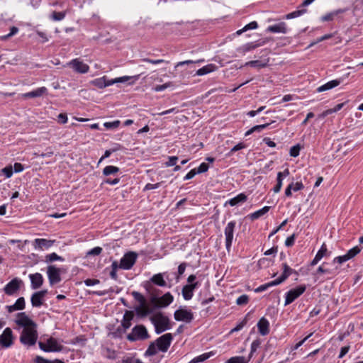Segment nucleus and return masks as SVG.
Masks as SVG:
<instances>
[{
    "label": "nucleus",
    "mask_w": 363,
    "mask_h": 363,
    "mask_svg": "<svg viewBox=\"0 0 363 363\" xmlns=\"http://www.w3.org/2000/svg\"><path fill=\"white\" fill-rule=\"evenodd\" d=\"M21 284L22 281L20 279L14 278L4 286V291L6 295L12 296L20 289Z\"/></svg>",
    "instance_id": "nucleus-16"
},
{
    "label": "nucleus",
    "mask_w": 363,
    "mask_h": 363,
    "mask_svg": "<svg viewBox=\"0 0 363 363\" xmlns=\"http://www.w3.org/2000/svg\"><path fill=\"white\" fill-rule=\"evenodd\" d=\"M263 55L261 56L259 60H252L247 62L245 66H250L252 67H257L259 69L266 67L269 65V58L267 57L269 51L267 49H264Z\"/></svg>",
    "instance_id": "nucleus-11"
},
{
    "label": "nucleus",
    "mask_w": 363,
    "mask_h": 363,
    "mask_svg": "<svg viewBox=\"0 0 363 363\" xmlns=\"http://www.w3.org/2000/svg\"><path fill=\"white\" fill-rule=\"evenodd\" d=\"M150 281L154 284L157 285L159 286L164 287L167 286V282L164 279L163 274L162 273H158L153 275L150 278Z\"/></svg>",
    "instance_id": "nucleus-29"
},
{
    "label": "nucleus",
    "mask_w": 363,
    "mask_h": 363,
    "mask_svg": "<svg viewBox=\"0 0 363 363\" xmlns=\"http://www.w3.org/2000/svg\"><path fill=\"white\" fill-rule=\"evenodd\" d=\"M278 284H279L277 283V281L275 279L274 281H272L270 282H268L267 284L259 286V287H257V289H255V292H256V293L262 292V291L267 290V289H269L271 286H277Z\"/></svg>",
    "instance_id": "nucleus-39"
},
{
    "label": "nucleus",
    "mask_w": 363,
    "mask_h": 363,
    "mask_svg": "<svg viewBox=\"0 0 363 363\" xmlns=\"http://www.w3.org/2000/svg\"><path fill=\"white\" fill-rule=\"evenodd\" d=\"M199 283L185 285L182 289V295L185 300H190L193 296V291L198 286Z\"/></svg>",
    "instance_id": "nucleus-23"
},
{
    "label": "nucleus",
    "mask_w": 363,
    "mask_h": 363,
    "mask_svg": "<svg viewBox=\"0 0 363 363\" xmlns=\"http://www.w3.org/2000/svg\"><path fill=\"white\" fill-rule=\"evenodd\" d=\"M45 261L47 263L53 262L55 261H64V258L57 255L55 252H52L51 254L47 255L45 256Z\"/></svg>",
    "instance_id": "nucleus-38"
},
{
    "label": "nucleus",
    "mask_w": 363,
    "mask_h": 363,
    "mask_svg": "<svg viewBox=\"0 0 363 363\" xmlns=\"http://www.w3.org/2000/svg\"><path fill=\"white\" fill-rule=\"evenodd\" d=\"M55 242V240L36 238L34 240L33 245L35 250H43L44 249H48L52 247Z\"/></svg>",
    "instance_id": "nucleus-18"
},
{
    "label": "nucleus",
    "mask_w": 363,
    "mask_h": 363,
    "mask_svg": "<svg viewBox=\"0 0 363 363\" xmlns=\"http://www.w3.org/2000/svg\"><path fill=\"white\" fill-rule=\"evenodd\" d=\"M150 321L154 325L157 334H160L172 328L169 318L160 312L150 317Z\"/></svg>",
    "instance_id": "nucleus-2"
},
{
    "label": "nucleus",
    "mask_w": 363,
    "mask_h": 363,
    "mask_svg": "<svg viewBox=\"0 0 363 363\" xmlns=\"http://www.w3.org/2000/svg\"><path fill=\"white\" fill-rule=\"evenodd\" d=\"M47 88L45 86H42L32 91L27 92L23 94V97L24 98H35L40 97L47 93Z\"/></svg>",
    "instance_id": "nucleus-26"
},
{
    "label": "nucleus",
    "mask_w": 363,
    "mask_h": 363,
    "mask_svg": "<svg viewBox=\"0 0 363 363\" xmlns=\"http://www.w3.org/2000/svg\"><path fill=\"white\" fill-rule=\"evenodd\" d=\"M120 268L118 263L117 261H113L111 264V270L110 272V277L111 279L114 280H117L118 275H117V270Z\"/></svg>",
    "instance_id": "nucleus-42"
},
{
    "label": "nucleus",
    "mask_w": 363,
    "mask_h": 363,
    "mask_svg": "<svg viewBox=\"0 0 363 363\" xmlns=\"http://www.w3.org/2000/svg\"><path fill=\"white\" fill-rule=\"evenodd\" d=\"M215 68H216V65H212V64L207 65L199 69L196 71V75L201 76V75L208 74L210 72H213L215 70Z\"/></svg>",
    "instance_id": "nucleus-34"
},
{
    "label": "nucleus",
    "mask_w": 363,
    "mask_h": 363,
    "mask_svg": "<svg viewBox=\"0 0 363 363\" xmlns=\"http://www.w3.org/2000/svg\"><path fill=\"white\" fill-rule=\"evenodd\" d=\"M160 184H161V182H158V183L154 184L148 183L145 186L143 191H145L157 189L160 186Z\"/></svg>",
    "instance_id": "nucleus-59"
},
{
    "label": "nucleus",
    "mask_w": 363,
    "mask_h": 363,
    "mask_svg": "<svg viewBox=\"0 0 363 363\" xmlns=\"http://www.w3.org/2000/svg\"><path fill=\"white\" fill-rule=\"evenodd\" d=\"M121 150V145L118 144L116 145V147L113 148L112 150H106L104 154V155L101 157L99 162H101L105 158L108 157L112 152H116L117 150Z\"/></svg>",
    "instance_id": "nucleus-49"
},
{
    "label": "nucleus",
    "mask_w": 363,
    "mask_h": 363,
    "mask_svg": "<svg viewBox=\"0 0 363 363\" xmlns=\"http://www.w3.org/2000/svg\"><path fill=\"white\" fill-rule=\"evenodd\" d=\"M173 83L172 82H167L164 84H161V85H157L155 86L154 88H153V90L155 91H164V89L169 88V87H171V86H173Z\"/></svg>",
    "instance_id": "nucleus-44"
},
{
    "label": "nucleus",
    "mask_w": 363,
    "mask_h": 363,
    "mask_svg": "<svg viewBox=\"0 0 363 363\" xmlns=\"http://www.w3.org/2000/svg\"><path fill=\"white\" fill-rule=\"evenodd\" d=\"M174 318L177 321L190 323L194 319V314L191 310L179 308L174 311Z\"/></svg>",
    "instance_id": "nucleus-15"
},
{
    "label": "nucleus",
    "mask_w": 363,
    "mask_h": 363,
    "mask_svg": "<svg viewBox=\"0 0 363 363\" xmlns=\"http://www.w3.org/2000/svg\"><path fill=\"white\" fill-rule=\"evenodd\" d=\"M300 150H301V146L299 144H297V145L291 147L290 148V151H289L290 155L294 157H298L299 155Z\"/></svg>",
    "instance_id": "nucleus-48"
},
{
    "label": "nucleus",
    "mask_w": 363,
    "mask_h": 363,
    "mask_svg": "<svg viewBox=\"0 0 363 363\" xmlns=\"http://www.w3.org/2000/svg\"><path fill=\"white\" fill-rule=\"evenodd\" d=\"M282 176L280 172L277 173V184L273 188V191L274 193H278L280 191L281 186H282Z\"/></svg>",
    "instance_id": "nucleus-43"
},
{
    "label": "nucleus",
    "mask_w": 363,
    "mask_h": 363,
    "mask_svg": "<svg viewBox=\"0 0 363 363\" xmlns=\"http://www.w3.org/2000/svg\"><path fill=\"white\" fill-rule=\"evenodd\" d=\"M173 340V336L171 333H166L159 337L156 340L155 343L157 345V349L162 352H166L169 348L172 341Z\"/></svg>",
    "instance_id": "nucleus-10"
},
{
    "label": "nucleus",
    "mask_w": 363,
    "mask_h": 363,
    "mask_svg": "<svg viewBox=\"0 0 363 363\" xmlns=\"http://www.w3.org/2000/svg\"><path fill=\"white\" fill-rule=\"evenodd\" d=\"M215 354H216V352L213 351L203 353L199 356L194 357L193 359H191L189 363H199V362H204L205 360L208 359L211 357L213 356Z\"/></svg>",
    "instance_id": "nucleus-32"
},
{
    "label": "nucleus",
    "mask_w": 363,
    "mask_h": 363,
    "mask_svg": "<svg viewBox=\"0 0 363 363\" xmlns=\"http://www.w3.org/2000/svg\"><path fill=\"white\" fill-rule=\"evenodd\" d=\"M61 270L62 269L57 268L55 265H50L48 267L47 274L49 282L51 285L58 284L61 281Z\"/></svg>",
    "instance_id": "nucleus-13"
},
{
    "label": "nucleus",
    "mask_w": 363,
    "mask_h": 363,
    "mask_svg": "<svg viewBox=\"0 0 363 363\" xmlns=\"http://www.w3.org/2000/svg\"><path fill=\"white\" fill-rule=\"evenodd\" d=\"M68 118L66 113H60L57 116V122L60 124H65Z\"/></svg>",
    "instance_id": "nucleus-60"
},
{
    "label": "nucleus",
    "mask_w": 363,
    "mask_h": 363,
    "mask_svg": "<svg viewBox=\"0 0 363 363\" xmlns=\"http://www.w3.org/2000/svg\"><path fill=\"white\" fill-rule=\"evenodd\" d=\"M262 341L259 338H257L251 344L250 352L249 354L250 359L252 358L253 354L257 351V348L259 347Z\"/></svg>",
    "instance_id": "nucleus-40"
},
{
    "label": "nucleus",
    "mask_w": 363,
    "mask_h": 363,
    "mask_svg": "<svg viewBox=\"0 0 363 363\" xmlns=\"http://www.w3.org/2000/svg\"><path fill=\"white\" fill-rule=\"evenodd\" d=\"M247 196L245 194L241 193V194L237 195L235 197L228 201L225 203V205L229 204L231 206H234L238 205L240 203L245 202L247 201Z\"/></svg>",
    "instance_id": "nucleus-28"
},
{
    "label": "nucleus",
    "mask_w": 363,
    "mask_h": 363,
    "mask_svg": "<svg viewBox=\"0 0 363 363\" xmlns=\"http://www.w3.org/2000/svg\"><path fill=\"white\" fill-rule=\"evenodd\" d=\"M361 251V248L358 246H355L353 248L350 249L347 251V254L350 256V257L352 259L354 257H355L357 254H359Z\"/></svg>",
    "instance_id": "nucleus-53"
},
{
    "label": "nucleus",
    "mask_w": 363,
    "mask_h": 363,
    "mask_svg": "<svg viewBox=\"0 0 363 363\" xmlns=\"http://www.w3.org/2000/svg\"><path fill=\"white\" fill-rule=\"evenodd\" d=\"M102 248L100 247H96L91 249L89 252L88 255H99L101 253Z\"/></svg>",
    "instance_id": "nucleus-64"
},
{
    "label": "nucleus",
    "mask_w": 363,
    "mask_h": 363,
    "mask_svg": "<svg viewBox=\"0 0 363 363\" xmlns=\"http://www.w3.org/2000/svg\"><path fill=\"white\" fill-rule=\"evenodd\" d=\"M257 328L262 335H267L269 333V323L264 317L258 321Z\"/></svg>",
    "instance_id": "nucleus-24"
},
{
    "label": "nucleus",
    "mask_w": 363,
    "mask_h": 363,
    "mask_svg": "<svg viewBox=\"0 0 363 363\" xmlns=\"http://www.w3.org/2000/svg\"><path fill=\"white\" fill-rule=\"evenodd\" d=\"M178 160V157L177 156L169 157V160L165 162V165L167 167H172L176 165Z\"/></svg>",
    "instance_id": "nucleus-57"
},
{
    "label": "nucleus",
    "mask_w": 363,
    "mask_h": 363,
    "mask_svg": "<svg viewBox=\"0 0 363 363\" xmlns=\"http://www.w3.org/2000/svg\"><path fill=\"white\" fill-rule=\"evenodd\" d=\"M158 350H159L157 349L156 343L151 342L150 344V345L148 346L147 350L145 352V356H146V357L154 356L157 353Z\"/></svg>",
    "instance_id": "nucleus-36"
},
{
    "label": "nucleus",
    "mask_w": 363,
    "mask_h": 363,
    "mask_svg": "<svg viewBox=\"0 0 363 363\" xmlns=\"http://www.w3.org/2000/svg\"><path fill=\"white\" fill-rule=\"evenodd\" d=\"M133 317L134 313L133 311H125L121 321V326L123 328V332H125L131 326V321L133 319Z\"/></svg>",
    "instance_id": "nucleus-22"
},
{
    "label": "nucleus",
    "mask_w": 363,
    "mask_h": 363,
    "mask_svg": "<svg viewBox=\"0 0 363 363\" xmlns=\"http://www.w3.org/2000/svg\"><path fill=\"white\" fill-rule=\"evenodd\" d=\"M100 283V281L96 279H87L84 281V284L87 286H94Z\"/></svg>",
    "instance_id": "nucleus-63"
},
{
    "label": "nucleus",
    "mask_w": 363,
    "mask_h": 363,
    "mask_svg": "<svg viewBox=\"0 0 363 363\" xmlns=\"http://www.w3.org/2000/svg\"><path fill=\"white\" fill-rule=\"evenodd\" d=\"M249 302V296L246 294L241 295L236 300L238 306L246 305Z\"/></svg>",
    "instance_id": "nucleus-45"
},
{
    "label": "nucleus",
    "mask_w": 363,
    "mask_h": 363,
    "mask_svg": "<svg viewBox=\"0 0 363 363\" xmlns=\"http://www.w3.org/2000/svg\"><path fill=\"white\" fill-rule=\"evenodd\" d=\"M121 363H143L140 359L133 357H129L123 359Z\"/></svg>",
    "instance_id": "nucleus-56"
},
{
    "label": "nucleus",
    "mask_w": 363,
    "mask_h": 363,
    "mask_svg": "<svg viewBox=\"0 0 363 363\" xmlns=\"http://www.w3.org/2000/svg\"><path fill=\"white\" fill-rule=\"evenodd\" d=\"M66 14H67L66 11H62V12L53 11L51 14L50 18L52 20H53L55 21H60L65 18Z\"/></svg>",
    "instance_id": "nucleus-41"
},
{
    "label": "nucleus",
    "mask_w": 363,
    "mask_h": 363,
    "mask_svg": "<svg viewBox=\"0 0 363 363\" xmlns=\"http://www.w3.org/2000/svg\"><path fill=\"white\" fill-rule=\"evenodd\" d=\"M267 32L273 33H287V27L285 22H280L279 23L272 25L267 27L266 29Z\"/></svg>",
    "instance_id": "nucleus-20"
},
{
    "label": "nucleus",
    "mask_w": 363,
    "mask_h": 363,
    "mask_svg": "<svg viewBox=\"0 0 363 363\" xmlns=\"http://www.w3.org/2000/svg\"><path fill=\"white\" fill-rule=\"evenodd\" d=\"M306 290V285H299L297 287L287 291L285 295L284 305L287 306L294 302L296 298L301 296Z\"/></svg>",
    "instance_id": "nucleus-6"
},
{
    "label": "nucleus",
    "mask_w": 363,
    "mask_h": 363,
    "mask_svg": "<svg viewBox=\"0 0 363 363\" xmlns=\"http://www.w3.org/2000/svg\"><path fill=\"white\" fill-rule=\"evenodd\" d=\"M328 264L326 262H323L319 267L317 269L316 273L317 274H331L333 276H335L338 274L337 269L335 268V269H330L328 268H326L325 266Z\"/></svg>",
    "instance_id": "nucleus-30"
},
{
    "label": "nucleus",
    "mask_w": 363,
    "mask_h": 363,
    "mask_svg": "<svg viewBox=\"0 0 363 363\" xmlns=\"http://www.w3.org/2000/svg\"><path fill=\"white\" fill-rule=\"evenodd\" d=\"M247 324V319H243L240 323H238L234 328L230 331L231 333L240 330Z\"/></svg>",
    "instance_id": "nucleus-55"
},
{
    "label": "nucleus",
    "mask_w": 363,
    "mask_h": 363,
    "mask_svg": "<svg viewBox=\"0 0 363 363\" xmlns=\"http://www.w3.org/2000/svg\"><path fill=\"white\" fill-rule=\"evenodd\" d=\"M14 337L10 328H6L0 335V345L4 348L10 347L13 344Z\"/></svg>",
    "instance_id": "nucleus-14"
},
{
    "label": "nucleus",
    "mask_w": 363,
    "mask_h": 363,
    "mask_svg": "<svg viewBox=\"0 0 363 363\" xmlns=\"http://www.w3.org/2000/svg\"><path fill=\"white\" fill-rule=\"evenodd\" d=\"M257 27H258L257 23L256 21H252L250 23L245 26L242 29H240L238 31H236V33H235L233 35H240L242 33H243L249 30L256 29Z\"/></svg>",
    "instance_id": "nucleus-33"
},
{
    "label": "nucleus",
    "mask_w": 363,
    "mask_h": 363,
    "mask_svg": "<svg viewBox=\"0 0 363 363\" xmlns=\"http://www.w3.org/2000/svg\"><path fill=\"white\" fill-rule=\"evenodd\" d=\"M295 234H293L291 236L288 237L285 241V245L286 247H291L294 245L295 242Z\"/></svg>",
    "instance_id": "nucleus-62"
},
{
    "label": "nucleus",
    "mask_w": 363,
    "mask_h": 363,
    "mask_svg": "<svg viewBox=\"0 0 363 363\" xmlns=\"http://www.w3.org/2000/svg\"><path fill=\"white\" fill-rule=\"evenodd\" d=\"M120 169L118 167L108 165L104 168L103 174L105 176H108L111 174H115L118 172Z\"/></svg>",
    "instance_id": "nucleus-37"
},
{
    "label": "nucleus",
    "mask_w": 363,
    "mask_h": 363,
    "mask_svg": "<svg viewBox=\"0 0 363 363\" xmlns=\"http://www.w3.org/2000/svg\"><path fill=\"white\" fill-rule=\"evenodd\" d=\"M14 322L19 328H23L19 338L20 342L28 347L35 345L38 340L36 323L25 312L17 313Z\"/></svg>",
    "instance_id": "nucleus-1"
},
{
    "label": "nucleus",
    "mask_w": 363,
    "mask_h": 363,
    "mask_svg": "<svg viewBox=\"0 0 363 363\" xmlns=\"http://www.w3.org/2000/svg\"><path fill=\"white\" fill-rule=\"evenodd\" d=\"M48 293L47 290H42L34 293L30 298L33 307H40L43 303V298Z\"/></svg>",
    "instance_id": "nucleus-19"
},
{
    "label": "nucleus",
    "mask_w": 363,
    "mask_h": 363,
    "mask_svg": "<svg viewBox=\"0 0 363 363\" xmlns=\"http://www.w3.org/2000/svg\"><path fill=\"white\" fill-rule=\"evenodd\" d=\"M235 225L236 222L235 220L230 221L227 224L224 230L225 236V247L228 252L230 251L232 246Z\"/></svg>",
    "instance_id": "nucleus-12"
},
{
    "label": "nucleus",
    "mask_w": 363,
    "mask_h": 363,
    "mask_svg": "<svg viewBox=\"0 0 363 363\" xmlns=\"http://www.w3.org/2000/svg\"><path fill=\"white\" fill-rule=\"evenodd\" d=\"M269 209H270V206H264L262 208H261V209H259V210H258V211H257L250 214L249 217L252 220H257L259 218H260L262 216H264L266 213H267L269 212Z\"/></svg>",
    "instance_id": "nucleus-31"
},
{
    "label": "nucleus",
    "mask_w": 363,
    "mask_h": 363,
    "mask_svg": "<svg viewBox=\"0 0 363 363\" xmlns=\"http://www.w3.org/2000/svg\"><path fill=\"white\" fill-rule=\"evenodd\" d=\"M38 345L44 352H60L63 348V346L53 337L48 338L46 342H39Z\"/></svg>",
    "instance_id": "nucleus-7"
},
{
    "label": "nucleus",
    "mask_w": 363,
    "mask_h": 363,
    "mask_svg": "<svg viewBox=\"0 0 363 363\" xmlns=\"http://www.w3.org/2000/svg\"><path fill=\"white\" fill-rule=\"evenodd\" d=\"M31 288L33 289H37L40 288L43 284V277L41 274L35 273L29 275Z\"/></svg>",
    "instance_id": "nucleus-21"
},
{
    "label": "nucleus",
    "mask_w": 363,
    "mask_h": 363,
    "mask_svg": "<svg viewBox=\"0 0 363 363\" xmlns=\"http://www.w3.org/2000/svg\"><path fill=\"white\" fill-rule=\"evenodd\" d=\"M174 297L171 293L167 292L160 298L152 296L150 299V301L155 305L156 308H165L172 303Z\"/></svg>",
    "instance_id": "nucleus-9"
},
{
    "label": "nucleus",
    "mask_w": 363,
    "mask_h": 363,
    "mask_svg": "<svg viewBox=\"0 0 363 363\" xmlns=\"http://www.w3.org/2000/svg\"><path fill=\"white\" fill-rule=\"evenodd\" d=\"M343 11L339 10L333 13H328L323 16H322L321 20L323 21H332L335 16L337 15L339 13L342 12Z\"/></svg>",
    "instance_id": "nucleus-50"
},
{
    "label": "nucleus",
    "mask_w": 363,
    "mask_h": 363,
    "mask_svg": "<svg viewBox=\"0 0 363 363\" xmlns=\"http://www.w3.org/2000/svg\"><path fill=\"white\" fill-rule=\"evenodd\" d=\"M18 28L16 26H13L10 29V33L6 35L1 36V39L8 38L18 33Z\"/></svg>",
    "instance_id": "nucleus-61"
},
{
    "label": "nucleus",
    "mask_w": 363,
    "mask_h": 363,
    "mask_svg": "<svg viewBox=\"0 0 363 363\" xmlns=\"http://www.w3.org/2000/svg\"><path fill=\"white\" fill-rule=\"evenodd\" d=\"M137 257L138 255L135 252L125 253L121 259L120 264H118L120 268L126 270L131 269L135 264Z\"/></svg>",
    "instance_id": "nucleus-8"
},
{
    "label": "nucleus",
    "mask_w": 363,
    "mask_h": 363,
    "mask_svg": "<svg viewBox=\"0 0 363 363\" xmlns=\"http://www.w3.org/2000/svg\"><path fill=\"white\" fill-rule=\"evenodd\" d=\"M245 147V145L242 143H240L238 145H235L228 153V155H231L233 152L242 150Z\"/></svg>",
    "instance_id": "nucleus-58"
},
{
    "label": "nucleus",
    "mask_w": 363,
    "mask_h": 363,
    "mask_svg": "<svg viewBox=\"0 0 363 363\" xmlns=\"http://www.w3.org/2000/svg\"><path fill=\"white\" fill-rule=\"evenodd\" d=\"M208 164L205 162H203L199 166L197 169H196V172L197 174L204 173L208 171Z\"/></svg>",
    "instance_id": "nucleus-54"
},
{
    "label": "nucleus",
    "mask_w": 363,
    "mask_h": 363,
    "mask_svg": "<svg viewBox=\"0 0 363 363\" xmlns=\"http://www.w3.org/2000/svg\"><path fill=\"white\" fill-rule=\"evenodd\" d=\"M282 274L276 279L279 284L284 281L294 272L286 263L282 264Z\"/></svg>",
    "instance_id": "nucleus-25"
},
{
    "label": "nucleus",
    "mask_w": 363,
    "mask_h": 363,
    "mask_svg": "<svg viewBox=\"0 0 363 363\" xmlns=\"http://www.w3.org/2000/svg\"><path fill=\"white\" fill-rule=\"evenodd\" d=\"M306 9L297 10V11H293V12H291L290 13H288L286 16V18L287 19H291V18H296V17L300 16L301 15L303 14L304 13H306Z\"/></svg>",
    "instance_id": "nucleus-46"
},
{
    "label": "nucleus",
    "mask_w": 363,
    "mask_h": 363,
    "mask_svg": "<svg viewBox=\"0 0 363 363\" xmlns=\"http://www.w3.org/2000/svg\"><path fill=\"white\" fill-rule=\"evenodd\" d=\"M250 360L249 357L246 358L243 356H235L228 359L226 363H248Z\"/></svg>",
    "instance_id": "nucleus-35"
},
{
    "label": "nucleus",
    "mask_w": 363,
    "mask_h": 363,
    "mask_svg": "<svg viewBox=\"0 0 363 363\" xmlns=\"http://www.w3.org/2000/svg\"><path fill=\"white\" fill-rule=\"evenodd\" d=\"M327 252H328V249H327L326 245L325 243H323L321 245L320 250L316 253L315 256L322 259L324 256L326 255Z\"/></svg>",
    "instance_id": "nucleus-52"
},
{
    "label": "nucleus",
    "mask_w": 363,
    "mask_h": 363,
    "mask_svg": "<svg viewBox=\"0 0 363 363\" xmlns=\"http://www.w3.org/2000/svg\"><path fill=\"white\" fill-rule=\"evenodd\" d=\"M1 172L6 176V178H10L13 175V171L11 165L6 166L3 168Z\"/></svg>",
    "instance_id": "nucleus-51"
},
{
    "label": "nucleus",
    "mask_w": 363,
    "mask_h": 363,
    "mask_svg": "<svg viewBox=\"0 0 363 363\" xmlns=\"http://www.w3.org/2000/svg\"><path fill=\"white\" fill-rule=\"evenodd\" d=\"M341 82H342L341 79H334V80L330 81V82L325 83V84L318 87L317 91L323 92L325 91L330 90V89L335 88V87L337 86L338 85H340Z\"/></svg>",
    "instance_id": "nucleus-27"
},
{
    "label": "nucleus",
    "mask_w": 363,
    "mask_h": 363,
    "mask_svg": "<svg viewBox=\"0 0 363 363\" xmlns=\"http://www.w3.org/2000/svg\"><path fill=\"white\" fill-rule=\"evenodd\" d=\"M133 78H134L135 80H136L138 79V76H135V77L124 76V77H118V78H116V79H111V80H108V79H106V77H103L98 78V79L93 80L92 84L99 89H103L106 86H111L115 83L126 82L129 79H133Z\"/></svg>",
    "instance_id": "nucleus-4"
},
{
    "label": "nucleus",
    "mask_w": 363,
    "mask_h": 363,
    "mask_svg": "<svg viewBox=\"0 0 363 363\" xmlns=\"http://www.w3.org/2000/svg\"><path fill=\"white\" fill-rule=\"evenodd\" d=\"M131 294L135 300L140 303L139 306L135 308L138 316L144 318L152 313V309L147 305L146 299L140 293L134 291Z\"/></svg>",
    "instance_id": "nucleus-3"
},
{
    "label": "nucleus",
    "mask_w": 363,
    "mask_h": 363,
    "mask_svg": "<svg viewBox=\"0 0 363 363\" xmlns=\"http://www.w3.org/2000/svg\"><path fill=\"white\" fill-rule=\"evenodd\" d=\"M16 308L18 310H23L26 307L25 299L23 297L18 298L14 303Z\"/></svg>",
    "instance_id": "nucleus-47"
},
{
    "label": "nucleus",
    "mask_w": 363,
    "mask_h": 363,
    "mask_svg": "<svg viewBox=\"0 0 363 363\" xmlns=\"http://www.w3.org/2000/svg\"><path fill=\"white\" fill-rule=\"evenodd\" d=\"M150 337L146 328L143 325H137L133 328L132 331L127 335V339L130 342L144 340Z\"/></svg>",
    "instance_id": "nucleus-5"
},
{
    "label": "nucleus",
    "mask_w": 363,
    "mask_h": 363,
    "mask_svg": "<svg viewBox=\"0 0 363 363\" xmlns=\"http://www.w3.org/2000/svg\"><path fill=\"white\" fill-rule=\"evenodd\" d=\"M68 65L73 69V70L77 73L85 74L89 70L88 65L84 63L79 59H74L71 60Z\"/></svg>",
    "instance_id": "nucleus-17"
}]
</instances>
